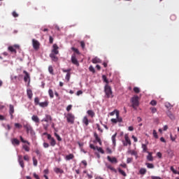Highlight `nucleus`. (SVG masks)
<instances>
[{
    "instance_id": "nucleus-33",
    "label": "nucleus",
    "mask_w": 179,
    "mask_h": 179,
    "mask_svg": "<svg viewBox=\"0 0 179 179\" xmlns=\"http://www.w3.org/2000/svg\"><path fill=\"white\" fill-rule=\"evenodd\" d=\"M118 171L120 174H122V176H123V177H127V173H125V171H124L122 169L119 168Z\"/></svg>"
},
{
    "instance_id": "nucleus-46",
    "label": "nucleus",
    "mask_w": 179,
    "mask_h": 179,
    "mask_svg": "<svg viewBox=\"0 0 179 179\" xmlns=\"http://www.w3.org/2000/svg\"><path fill=\"white\" fill-rule=\"evenodd\" d=\"M89 71L90 72H92V73H96V70L94 69V67H93V66H90L89 67Z\"/></svg>"
},
{
    "instance_id": "nucleus-54",
    "label": "nucleus",
    "mask_w": 179,
    "mask_h": 179,
    "mask_svg": "<svg viewBox=\"0 0 179 179\" xmlns=\"http://www.w3.org/2000/svg\"><path fill=\"white\" fill-rule=\"evenodd\" d=\"M150 104L151 106H156L157 104V101H155V100H152L150 103Z\"/></svg>"
},
{
    "instance_id": "nucleus-37",
    "label": "nucleus",
    "mask_w": 179,
    "mask_h": 179,
    "mask_svg": "<svg viewBox=\"0 0 179 179\" xmlns=\"http://www.w3.org/2000/svg\"><path fill=\"white\" fill-rule=\"evenodd\" d=\"M20 139L22 143H27V145H30V143L23 138L22 136H20Z\"/></svg>"
},
{
    "instance_id": "nucleus-5",
    "label": "nucleus",
    "mask_w": 179,
    "mask_h": 179,
    "mask_svg": "<svg viewBox=\"0 0 179 179\" xmlns=\"http://www.w3.org/2000/svg\"><path fill=\"white\" fill-rule=\"evenodd\" d=\"M23 127L26 129L27 133L34 135V130L33 127L29 124H26L23 125Z\"/></svg>"
},
{
    "instance_id": "nucleus-61",
    "label": "nucleus",
    "mask_w": 179,
    "mask_h": 179,
    "mask_svg": "<svg viewBox=\"0 0 179 179\" xmlns=\"http://www.w3.org/2000/svg\"><path fill=\"white\" fill-rule=\"evenodd\" d=\"M176 19H177V17L176 16V15H171V20H176Z\"/></svg>"
},
{
    "instance_id": "nucleus-44",
    "label": "nucleus",
    "mask_w": 179,
    "mask_h": 179,
    "mask_svg": "<svg viewBox=\"0 0 179 179\" xmlns=\"http://www.w3.org/2000/svg\"><path fill=\"white\" fill-rule=\"evenodd\" d=\"M152 135L155 139L159 138V136L157 135V131H156V130H153Z\"/></svg>"
},
{
    "instance_id": "nucleus-7",
    "label": "nucleus",
    "mask_w": 179,
    "mask_h": 179,
    "mask_svg": "<svg viewBox=\"0 0 179 179\" xmlns=\"http://www.w3.org/2000/svg\"><path fill=\"white\" fill-rule=\"evenodd\" d=\"M48 139L50 141V146H55L57 145V141H55V138L51 136V134H48Z\"/></svg>"
},
{
    "instance_id": "nucleus-29",
    "label": "nucleus",
    "mask_w": 179,
    "mask_h": 179,
    "mask_svg": "<svg viewBox=\"0 0 179 179\" xmlns=\"http://www.w3.org/2000/svg\"><path fill=\"white\" fill-rule=\"evenodd\" d=\"M8 50L10 52H13V54H16L17 52L16 49L13 46H9Z\"/></svg>"
},
{
    "instance_id": "nucleus-10",
    "label": "nucleus",
    "mask_w": 179,
    "mask_h": 179,
    "mask_svg": "<svg viewBox=\"0 0 179 179\" xmlns=\"http://www.w3.org/2000/svg\"><path fill=\"white\" fill-rule=\"evenodd\" d=\"M124 139L126 142L123 143L124 146H128V145L131 146V139H129V136H128V134L124 135Z\"/></svg>"
},
{
    "instance_id": "nucleus-39",
    "label": "nucleus",
    "mask_w": 179,
    "mask_h": 179,
    "mask_svg": "<svg viewBox=\"0 0 179 179\" xmlns=\"http://www.w3.org/2000/svg\"><path fill=\"white\" fill-rule=\"evenodd\" d=\"M96 150H98V152H99L102 155H104V150H103V148H101V147L96 146Z\"/></svg>"
},
{
    "instance_id": "nucleus-20",
    "label": "nucleus",
    "mask_w": 179,
    "mask_h": 179,
    "mask_svg": "<svg viewBox=\"0 0 179 179\" xmlns=\"http://www.w3.org/2000/svg\"><path fill=\"white\" fill-rule=\"evenodd\" d=\"M87 114L89 115V117H91V118H94V117L96 116V113L92 110H88L87 111Z\"/></svg>"
},
{
    "instance_id": "nucleus-52",
    "label": "nucleus",
    "mask_w": 179,
    "mask_h": 179,
    "mask_svg": "<svg viewBox=\"0 0 179 179\" xmlns=\"http://www.w3.org/2000/svg\"><path fill=\"white\" fill-rule=\"evenodd\" d=\"M66 79L68 82H69V79H71V73H67L66 75Z\"/></svg>"
},
{
    "instance_id": "nucleus-62",
    "label": "nucleus",
    "mask_w": 179,
    "mask_h": 179,
    "mask_svg": "<svg viewBox=\"0 0 179 179\" xmlns=\"http://www.w3.org/2000/svg\"><path fill=\"white\" fill-rule=\"evenodd\" d=\"M171 171L173 173V174H177V171H176V169H174V167L171 166Z\"/></svg>"
},
{
    "instance_id": "nucleus-56",
    "label": "nucleus",
    "mask_w": 179,
    "mask_h": 179,
    "mask_svg": "<svg viewBox=\"0 0 179 179\" xmlns=\"http://www.w3.org/2000/svg\"><path fill=\"white\" fill-rule=\"evenodd\" d=\"M13 17H19V14H17V13H16V11H13L12 13Z\"/></svg>"
},
{
    "instance_id": "nucleus-41",
    "label": "nucleus",
    "mask_w": 179,
    "mask_h": 179,
    "mask_svg": "<svg viewBox=\"0 0 179 179\" xmlns=\"http://www.w3.org/2000/svg\"><path fill=\"white\" fill-rule=\"evenodd\" d=\"M55 136L57 138L59 142H61L62 141V138L58 135V134H57V132H55Z\"/></svg>"
},
{
    "instance_id": "nucleus-35",
    "label": "nucleus",
    "mask_w": 179,
    "mask_h": 179,
    "mask_svg": "<svg viewBox=\"0 0 179 179\" xmlns=\"http://www.w3.org/2000/svg\"><path fill=\"white\" fill-rule=\"evenodd\" d=\"M145 166H147L148 169H155V165L150 163H145Z\"/></svg>"
},
{
    "instance_id": "nucleus-3",
    "label": "nucleus",
    "mask_w": 179,
    "mask_h": 179,
    "mask_svg": "<svg viewBox=\"0 0 179 179\" xmlns=\"http://www.w3.org/2000/svg\"><path fill=\"white\" fill-rule=\"evenodd\" d=\"M104 92L106 93V96L108 99L113 98V90H111V87L108 85H105Z\"/></svg>"
},
{
    "instance_id": "nucleus-13",
    "label": "nucleus",
    "mask_w": 179,
    "mask_h": 179,
    "mask_svg": "<svg viewBox=\"0 0 179 179\" xmlns=\"http://www.w3.org/2000/svg\"><path fill=\"white\" fill-rule=\"evenodd\" d=\"M23 73L25 75L24 77V82H29V83H30V74H29L26 71H24Z\"/></svg>"
},
{
    "instance_id": "nucleus-34",
    "label": "nucleus",
    "mask_w": 179,
    "mask_h": 179,
    "mask_svg": "<svg viewBox=\"0 0 179 179\" xmlns=\"http://www.w3.org/2000/svg\"><path fill=\"white\" fill-rule=\"evenodd\" d=\"M48 93L50 99H54V92L52 91V90L50 89L48 90Z\"/></svg>"
},
{
    "instance_id": "nucleus-36",
    "label": "nucleus",
    "mask_w": 179,
    "mask_h": 179,
    "mask_svg": "<svg viewBox=\"0 0 179 179\" xmlns=\"http://www.w3.org/2000/svg\"><path fill=\"white\" fill-rule=\"evenodd\" d=\"M115 138H117V133L112 136V141L114 146H115Z\"/></svg>"
},
{
    "instance_id": "nucleus-18",
    "label": "nucleus",
    "mask_w": 179,
    "mask_h": 179,
    "mask_svg": "<svg viewBox=\"0 0 179 179\" xmlns=\"http://www.w3.org/2000/svg\"><path fill=\"white\" fill-rule=\"evenodd\" d=\"M127 153L129 155H131V156H135L136 159H138V152L134 150H128Z\"/></svg>"
},
{
    "instance_id": "nucleus-47",
    "label": "nucleus",
    "mask_w": 179,
    "mask_h": 179,
    "mask_svg": "<svg viewBox=\"0 0 179 179\" xmlns=\"http://www.w3.org/2000/svg\"><path fill=\"white\" fill-rule=\"evenodd\" d=\"M15 127L17 129H20L21 128H22L23 126H22V124H20V123H15Z\"/></svg>"
},
{
    "instance_id": "nucleus-6",
    "label": "nucleus",
    "mask_w": 179,
    "mask_h": 179,
    "mask_svg": "<svg viewBox=\"0 0 179 179\" xmlns=\"http://www.w3.org/2000/svg\"><path fill=\"white\" fill-rule=\"evenodd\" d=\"M111 122L113 124H117V122H122V117H120V112L116 113V119H111L110 120Z\"/></svg>"
},
{
    "instance_id": "nucleus-53",
    "label": "nucleus",
    "mask_w": 179,
    "mask_h": 179,
    "mask_svg": "<svg viewBox=\"0 0 179 179\" xmlns=\"http://www.w3.org/2000/svg\"><path fill=\"white\" fill-rule=\"evenodd\" d=\"M49 43L50 44H52L54 43V38L51 36H49Z\"/></svg>"
},
{
    "instance_id": "nucleus-43",
    "label": "nucleus",
    "mask_w": 179,
    "mask_h": 179,
    "mask_svg": "<svg viewBox=\"0 0 179 179\" xmlns=\"http://www.w3.org/2000/svg\"><path fill=\"white\" fill-rule=\"evenodd\" d=\"M150 110H151V113L152 114H155V113H157V109L156 108H155V107H151L150 108Z\"/></svg>"
},
{
    "instance_id": "nucleus-45",
    "label": "nucleus",
    "mask_w": 179,
    "mask_h": 179,
    "mask_svg": "<svg viewBox=\"0 0 179 179\" xmlns=\"http://www.w3.org/2000/svg\"><path fill=\"white\" fill-rule=\"evenodd\" d=\"M143 152H148V146L146 144H142Z\"/></svg>"
},
{
    "instance_id": "nucleus-24",
    "label": "nucleus",
    "mask_w": 179,
    "mask_h": 179,
    "mask_svg": "<svg viewBox=\"0 0 179 179\" xmlns=\"http://www.w3.org/2000/svg\"><path fill=\"white\" fill-rule=\"evenodd\" d=\"M54 171L57 174H62V173H64V170H62V169H61L59 168H55L54 169Z\"/></svg>"
},
{
    "instance_id": "nucleus-31",
    "label": "nucleus",
    "mask_w": 179,
    "mask_h": 179,
    "mask_svg": "<svg viewBox=\"0 0 179 179\" xmlns=\"http://www.w3.org/2000/svg\"><path fill=\"white\" fill-rule=\"evenodd\" d=\"M73 157H75V155H73V154H70L66 156V160H72Z\"/></svg>"
},
{
    "instance_id": "nucleus-63",
    "label": "nucleus",
    "mask_w": 179,
    "mask_h": 179,
    "mask_svg": "<svg viewBox=\"0 0 179 179\" xmlns=\"http://www.w3.org/2000/svg\"><path fill=\"white\" fill-rule=\"evenodd\" d=\"M34 177L36 179H40V176H38V175H37L36 173H34Z\"/></svg>"
},
{
    "instance_id": "nucleus-16",
    "label": "nucleus",
    "mask_w": 179,
    "mask_h": 179,
    "mask_svg": "<svg viewBox=\"0 0 179 179\" xmlns=\"http://www.w3.org/2000/svg\"><path fill=\"white\" fill-rule=\"evenodd\" d=\"M31 120L32 121H34V122H35L36 124H40V118L38 117V116L34 115L31 117Z\"/></svg>"
},
{
    "instance_id": "nucleus-12",
    "label": "nucleus",
    "mask_w": 179,
    "mask_h": 179,
    "mask_svg": "<svg viewBox=\"0 0 179 179\" xmlns=\"http://www.w3.org/2000/svg\"><path fill=\"white\" fill-rule=\"evenodd\" d=\"M52 54H55V55H58L59 54V51L58 50L59 49V47H58V45H57L56 43L53 44L52 45Z\"/></svg>"
},
{
    "instance_id": "nucleus-30",
    "label": "nucleus",
    "mask_w": 179,
    "mask_h": 179,
    "mask_svg": "<svg viewBox=\"0 0 179 179\" xmlns=\"http://www.w3.org/2000/svg\"><path fill=\"white\" fill-rule=\"evenodd\" d=\"M83 122L85 124L86 127L89 125V119H87V116H85L83 119Z\"/></svg>"
},
{
    "instance_id": "nucleus-1",
    "label": "nucleus",
    "mask_w": 179,
    "mask_h": 179,
    "mask_svg": "<svg viewBox=\"0 0 179 179\" xmlns=\"http://www.w3.org/2000/svg\"><path fill=\"white\" fill-rule=\"evenodd\" d=\"M49 103L50 102H48V101H45L44 102H40V98H38V97L34 98L35 106H38L39 107H41L42 108L48 107Z\"/></svg>"
},
{
    "instance_id": "nucleus-51",
    "label": "nucleus",
    "mask_w": 179,
    "mask_h": 179,
    "mask_svg": "<svg viewBox=\"0 0 179 179\" xmlns=\"http://www.w3.org/2000/svg\"><path fill=\"white\" fill-rule=\"evenodd\" d=\"M35 153H36V155L39 156V157H41V152L38 149H36L35 150Z\"/></svg>"
},
{
    "instance_id": "nucleus-22",
    "label": "nucleus",
    "mask_w": 179,
    "mask_h": 179,
    "mask_svg": "<svg viewBox=\"0 0 179 179\" xmlns=\"http://www.w3.org/2000/svg\"><path fill=\"white\" fill-rule=\"evenodd\" d=\"M94 136L96 142H98L99 143V145H101V139L100 138V137H99V134H97V133L95 132L94 134Z\"/></svg>"
},
{
    "instance_id": "nucleus-21",
    "label": "nucleus",
    "mask_w": 179,
    "mask_h": 179,
    "mask_svg": "<svg viewBox=\"0 0 179 179\" xmlns=\"http://www.w3.org/2000/svg\"><path fill=\"white\" fill-rule=\"evenodd\" d=\"M42 121L48 122V121H52V117L50 115H45V118L43 119Z\"/></svg>"
},
{
    "instance_id": "nucleus-42",
    "label": "nucleus",
    "mask_w": 179,
    "mask_h": 179,
    "mask_svg": "<svg viewBox=\"0 0 179 179\" xmlns=\"http://www.w3.org/2000/svg\"><path fill=\"white\" fill-rule=\"evenodd\" d=\"M72 51H74V52H76V54H78L79 55V54H80V52H79V50H78V48H71Z\"/></svg>"
},
{
    "instance_id": "nucleus-28",
    "label": "nucleus",
    "mask_w": 179,
    "mask_h": 179,
    "mask_svg": "<svg viewBox=\"0 0 179 179\" xmlns=\"http://www.w3.org/2000/svg\"><path fill=\"white\" fill-rule=\"evenodd\" d=\"M152 155V152H148L147 155V160H148V162H153V156Z\"/></svg>"
},
{
    "instance_id": "nucleus-59",
    "label": "nucleus",
    "mask_w": 179,
    "mask_h": 179,
    "mask_svg": "<svg viewBox=\"0 0 179 179\" xmlns=\"http://www.w3.org/2000/svg\"><path fill=\"white\" fill-rule=\"evenodd\" d=\"M168 117H169V118H171V120H175V117H174V115H173L172 113H169L168 115Z\"/></svg>"
},
{
    "instance_id": "nucleus-9",
    "label": "nucleus",
    "mask_w": 179,
    "mask_h": 179,
    "mask_svg": "<svg viewBox=\"0 0 179 179\" xmlns=\"http://www.w3.org/2000/svg\"><path fill=\"white\" fill-rule=\"evenodd\" d=\"M32 45L34 50H38L40 48V42L36 39L32 40Z\"/></svg>"
},
{
    "instance_id": "nucleus-64",
    "label": "nucleus",
    "mask_w": 179,
    "mask_h": 179,
    "mask_svg": "<svg viewBox=\"0 0 179 179\" xmlns=\"http://www.w3.org/2000/svg\"><path fill=\"white\" fill-rule=\"evenodd\" d=\"M80 45H81L82 48H85V42L81 41V42H80Z\"/></svg>"
},
{
    "instance_id": "nucleus-40",
    "label": "nucleus",
    "mask_w": 179,
    "mask_h": 179,
    "mask_svg": "<svg viewBox=\"0 0 179 179\" xmlns=\"http://www.w3.org/2000/svg\"><path fill=\"white\" fill-rule=\"evenodd\" d=\"M102 79H103V82H105V83H106V85H108V83H109V81H108V80L107 79V76H102Z\"/></svg>"
},
{
    "instance_id": "nucleus-23",
    "label": "nucleus",
    "mask_w": 179,
    "mask_h": 179,
    "mask_svg": "<svg viewBox=\"0 0 179 179\" xmlns=\"http://www.w3.org/2000/svg\"><path fill=\"white\" fill-rule=\"evenodd\" d=\"M50 57L52 59V60L54 61V62H57V61H58V57L56 56L55 54L51 53L50 55Z\"/></svg>"
},
{
    "instance_id": "nucleus-49",
    "label": "nucleus",
    "mask_w": 179,
    "mask_h": 179,
    "mask_svg": "<svg viewBox=\"0 0 179 179\" xmlns=\"http://www.w3.org/2000/svg\"><path fill=\"white\" fill-rule=\"evenodd\" d=\"M134 92L135 93H140V92H141V90L139 89V87H135L134 88Z\"/></svg>"
},
{
    "instance_id": "nucleus-50",
    "label": "nucleus",
    "mask_w": 179,
    "mask_h": 179,
    "mask_svg": "<svg viewBox=\"0 0 179 179\" xmlns=\"http://www.w3.org/2000/svg\"><path fill=\"white\" fill-rule=\"evenodd\" d=\"M117 113H120V111L115 110L114 111L110 113V115H117Z\"/></svg>"
},
{
    "instance_id": "nucleus-14",
    "label": "nucleus",
    "mask_w": 179,
    "mask_h": 179,
    "mask_svg": "<svg viewBox=\"0 0 179 179\" xmlns=\"http://www.w3.org/2000/svg\"><path fill=\"white\" fill-rule=\"evenodd\" d=\"M11 143L13 146H19L20 145V141L17 138H12Z\"/></svg>"
},
{
    "instance_id": "nucleus-55",
    "label": "nucleus",
    "mask_w": 179,
    "mask_h": 179,
    "mask_svg": "<svg viewBox=\"0 0 179 179\" xmlns=\"http://www.w3.org/2000/svg\"><path fill=\"white\" fill-rule=\"evenodd\" d=\"M90 149H93V150H96L97 149V146H94L93 144L90 145Z\"/></svg>"
},
{
    "instance_id": "nucleus-19",
    "label": "nucleus",
    "mask_w": 179,
    "mask_h": 179,
    "mask_svg": "<svg viewBox=\"0 0 179 179\" xmlns=\"http://www.w3.org/2000/svg\"><path fill=\"white\" fill-rule=\"evenodd\" d=\"M27 94L28 96V98L31 100L33 99V91H31V89H27Z\"/></svg>"
},
{
    "instance_id": "nucleus-17",
    "label": "nucleus",
    "mask_w": 179,
    "mask_h": 179,
    "mask_svg": "<svg viewBox=\"0 0 179 179\" xmlns=\"http://www.w3.org/2000/svg\"><path fill=\"white\" fill-rule=\"evenodd\" d=\"M18 162H19V164L20 165V166L22 167V169H24V162H23V159L22 155H20L18 157Z\"/></svg>"
},
{
    "instance_id": "nucleus-2",
    "label": "nucleus",
    "mask_w": 179,
    "mask_h": 179,
    "mask_svg": "<svg viewBox=\"0 0 179 179\" xmlns=\"http://www.w3.org/2000/svg\"><path fill=\"white\" fill-rule=\"evenodd\" d=\"M131 107L136 110L138 107L139 106V96H134L131 99Z\"/></svg>"
},
{
    "instance_id": "nucleus-15",
    "label": "nucleus",
    "mask_w": 179,
    "mask_h": 179,
    "mask_svg": "<svg viewBox=\"0 0 179 179\" xmlns=\"http://www.w3.org/2000/svg\"><path fill=\"white\" fill-rule=\"evenodd\" d=\"M107 159H108V162H110V163H115V164L118 163V160H117V158H115V157H113L111 158V157L108 156V157H107Z\"/></svg>"
},
{
    "instance_id": "nucleus-48",
    "label": "nucleus",
    "mask_w": 179,
    "mask_h": 179,
    "mask_svg": "<svg viewBox=\"0 0 179 179\" xmlns=\"http://www.w3.org/2000/svg\"><path fill=\"white\" fill-rule=\"evenodd\" d=\"M23 149H24V150L26 152H30V148L29 146H27V145H23Z\"/></svg>"
},
{
    "instance_id": "nucleus-58",
    "label": "nucleus",
    "mask_w": 179,
    "mask_h": 179,
    "mask_svg": "<svg viewBox=\"0 0 179 179\" xmlns=\"http://www.w3.org/2000/svg\"><path fill=\"white\" fill-rule=\"evenodd\" d=\"M96 125L98 131H99L100 132H103V129H101V127H100V124H96Z\"/></svg>"
},
{
    "instance_id": "nucleus-32",
    "label": "nucleus",
    "mask_w": 179,
    "mask_h": 179,
    "mask_svg": "<svg viewBox=\"0 0 179 179\" xmlns=\"http://www.w3.org/2000/svg\"><path fill=\"white\" fill-rule=\"evenodd\" d=\"M48 72L50 73V75H54V68L52 66H49Z\"/></svg>"
},
{
    "instance_id": "nucleus-60",
    "label": "nucleus",
    "mask_w": 179,
    "mask_h": 179,
    "mask_svg": "<svg viewBox=\"0 0 179 179\" xmlns=\"http://www.w3.org/2000/svg\"><path fill=\"white\" fill-rule=\"evenodd\" d=\"M72 110V105H69L67 107H66V111L69 112L70 110Z\"/></svg>"
},
{
    "instance_id": "nucleus-8",
    "label": "nucleus",
    "mask_w": 179,
    "mask_h": 179,
    "mask_svg": "<svg viewBox=\"0 0 179 179\" xmlns=\"http://www.w3.org/2000/svg\"><path fill=\"white\" fill-rule=\"evenodd\" d=\"M71 62L73 65H76V66H79V62L78 61V59H76V54L72 55Z\"/></svg>"
},
{
    "instance_id": "nucleus-57",
    "label": "nucleus",
    "mask_w": 179,
    "mask_h": 179,
    "mask_svg": "<svg viewBox=\"0 0 179 179\" xmlns=\"http://www.w3.org/2000/svg\"><path fill=\"white\" fill-rule=\"evenodd\" d=\"M43 148H45V149L50 148V144H48V143H43Z\"/></svg>"
},
{
    "instance_id": "nucleus-26",
    "label": "nucleus",
    "mask_w": 179,
    "mask_h": 179,
    "mask_svg": "<svg viewBox=\"0 0 179 179\" xmlns=\"http://www.w3.org/2000/svg\"><path fill=\"white\" fill-rule=\"evenodd\" d=\"M107 169L111 170V171H114V173H117V169L113 167L110 164H106Z\"/></svg>"
},
{
    "instance_id": "nucleus-25",
    "label": "nucleus",
    "mask_w": 179,
    "mask_h": 179,
    "mask_svg": "<svg viewBox=\"0 0 179 179\" xmlns=\"http://www.w3.org/2000/svg\"><path fill=\"white\" fill-rule=\"evenodd\" d=\"M92 64H101V60L98 57H95V58L92 59Z\"/></svg>"
},
{
    "instance_id": "nucleus-38",
    "label": "nucleus",
    "mask_w": 179,
    "mask_h": 179,
    "mask_svg": "<svg viewBox=\"0 0 179 179\" xmlns=\"http://www.w3.org/2000/svg\"><path fill=\"white\" fill-rule=\"evenodd\" d=\"M32 160H33V164H34V166H35V167H36V166H37L38 162L37 161V159H36V157H34L32 158Z\"/></svg>"
},
{
    "instance_id": "nucleus-4",
    "label": "nucleus",
    "mask_w": 179,
    "mask_h": 179,
    "mask_svg": "<svg viewBox=\"0 0 179 179\" xmlns=\"http://www.w3.org/2000/svg\"><path fill=\"white\" fill-rule=\"evenodd\" d=\"M65 117L66 118V121L67 122H69V124H75V115L69 113L66 115H65Z\"/></svg>"
},
{
    "instance_id": "nucleus-27",
    "label": "nucleus",
    "mask_w": 179,
    "mask_h": 179,
    "mask_svg": "<svg viewBox=\"0 0 179 179\" xmlns=\"http://www.w3.org/2000/svg\"><path fill=\"white\" fill-rule=\"evenodd\" d=\"M147 170L145 168H141L139 170V174H141V176H145V174H146L147 173Z\"/></svg>"
},
{
    "instance_id": "nucleus-11",
    "label": "nucleus",
    "mask_w": 179,
    "mask_h": 179,
    "mask_svg": "<svg viewBox=\"0 0 179 179\" xmlns=\"http://www.w3.org/2000/svg\"><path fill=\"white\" fill-rule=\"evenodd\" d=\"M15 113V106L13 105H9V114L10 115L11 120H13V114Z\"/></svg>"
}]
</instances>
